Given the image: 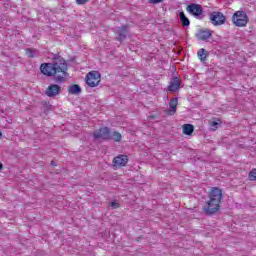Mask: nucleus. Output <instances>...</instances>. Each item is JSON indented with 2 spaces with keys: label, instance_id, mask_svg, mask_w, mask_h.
<instances>
[{
  "label": "nucleus",
  "instance_id": "423d86ee",
  "mask_svg": "<svg viewBox=\"0 0 256 256\" xmlns=\"http://www.w3.org/2000/svg\"><path fill=\"white\" fill-rule=\"evenodd\" d=\"M94 139H103V141H109L111 139V131L108 127L100 128L93 133Z\"/></svg>",
  "mask_w": 256,
  "mask_h": 256
},
{
  "label": "nucleus",
  "instance_id": "dca6fc26",
  "mask_svg": "<svg viewBox=\"0 0 256 256\" xmlns=\"http://www.w3.org/2000/svg\"><path fill=\"white\" fill-rule=\"evenodd\" d=\"M68 93H70V95H80L81 93V86L74 84L72 86H70L68 88Z\"/></svg>",
  "mask_w": 256,
  "mask_h": 256
},
{
  "label": "nucleus",
  "instance_id": "6e6552de",
  "mask_svg": "<svg viewBox=\"0 0 256 256\" xmlns=\"http://www.w3.org/2000/svg\"><path fill=\"white\" fill-rule=\"evenodd\" d=\"M225 15L221 12H212L210 14V21L212 25L218 26V25H223L226 21Z\"/></svg>",
  "mask_w": 256,
  "mask_h": 256
},
{
  "label": "nucleus",
  "instance_id": "20e7f679",
  "mask_svg": "<svg viewBox=\"0 0 256 256\" xmlns=\"http://www.w3.org/2000/svg\"><path fill=\"white\" fill-rule=\"evenodd\" d=\"M99 83H101V74L98 71H92L86 75V84L88 87H97Z\"/></svg>",
  "mask_w": 256,
  "mask_h": 256
},
{
  "label": "nucleus",
  "instance_id": "cd10ccee",
  "mask_svg": "<svg viewBox=\"0 0 256 256\" xmlns=\"http://www.w3.org/2000/svg\"><path fill=\"white\" fill-rule=\"evenodd\" d=\"M0 137H3V133L0 132Z\"/></svg>",
  "mask_w": 256,
  "mask_h": 256
},
{
  "label": "nucleus",
  "instance_id": "6ab92c4d",
  "mask_svg": "<svg viewBox=\"0 0 256 256\" xmlns=\"http://www.w3.org/2000/svg\"><path fill=\"white\" fill-rule=\"evenodd\" d=\"M207 55L208 53L204 48H201L197 53L198 59H200V61H207Z\"/></svg>",
  "mask_w": 256,
  "mask_h": 256
},
{
  "label": "nucleus",
  "instance_id": "7ed1b4c3",
  "mask_svg": "<svg viewBox=\"0 0 256 256\" xmlns=\"http://www.w3.org/2000/svg\"><path fill=\"white\" fill-rule=\"evenodd\" d=\"M186 11H188L190 15H193L195 19H203V17H205V15H203V6L200 4L192 3L186 7Z\"/></svg>",
  "mask_w": 256,
  "mask_h": 256
},
{
  "label": "nucleus",
  "instance_id": "412c9836",
  "mask_svg": "<svg viewBox=\"0 0 256 256\" xmlns=\"http://www.w3.org/2000/svg\"><path fill=\"white\" fill-rule=\"evenodd\" d=\"M249 179H250V181H256V169H253V170L249 173Z\"/></svg>",
  "mask_w": 256,
  "mask_h": 256
},
{
  "label": "nucleus",
  "instance_id": "aec40b11",
  "mask_svg": "<svg viewBox=\"0 0 256 256\" xmlns=\"http://www.w3.org/2000/svg\"><path fill=\"white\" fill-rule=\"evenodd\" d=\"M26 55L30 59H33V57H37V50L28 48V49H26Z\"/></svg>",
  "mask_w": 256,
  "mask_h": 256
},
{
  "label": "nucleus",
  "instance_id": "ddd939ff",
  "mask_svg": "<svg viewBox=\"0 0 256 256\" xmlns=\"http://www.w3.org/2000/svg\"><path fill=\"white\" fill-rule=\"evenodd\" d=\"M211 35H213L211 30H200L196 33L198 41H207V39L211 38Z\"/></svg>",
  "mask_w": 256,
  "mask_h": 256
},
{
  "label": "nucleus",
  "instance_id": "f257e3e1",
  "mask_svg": "<svg viewBox=\"0 0 256 256\" xmlns=\"http://www.w3.org/2000/svg\"><path fill=\"white\" fill-rule=\"evenodd\" d=\"M40 71L46 77H54L57 83H65L67 77V62L65 59L58 57L53 63H43L40 66Z\"/></svg>",
  "mask_w": 256,
  "mask_h": 256
},
{
  "label": "nucleus",
  "instance_id": "f03ea898",
  "mask_svg": "<svg viewBox=\"0 0 256 256\" xmlns=\"http://www.w3.org/2000/svg\"><path fill=\"white\" fill-rule=\"evenodd\" d=\"M232 21L236 27H245L249 22V17L245 11H237L234 13Z\"/></svg>",
  "mask_w": 256,
  "mask_h": 256
},
{
  "label": "nucleus",
  "instance_id": "393cba45",
  "mask_svg": "<svg viewBox=\"0 0 256 256\" xmlns=\"http://www.w3.org/2000/svg\"><path fill=\"white\" fill-rule=\"evenodd\" d=\"M77 5H85L86 3H89V0H76Z\"/></svg>",
  "mask_w": 256,
  "mask_h": 256
},
{
  "label": "nucleus",
  "instance_id": "f8f14e48",
  "mask_svg": "<svg viewBox=\"0 0 256 256\" xmlns=\"http://www.w3.org/2000/svg\"><path fill=\"white\" fill-rule=\"evenodd\" d=\"M179 87H181V80H179L177 77H174L170 80L168 91L170 93H175V91H179Z\"/></svg>",
  "mask_w": 256,
  "mask_h": 256
},
{
  "label": "nucleus",
  "instance_id": "2eb2a0df",
  "mask_svg": "<svg viewBox=\"0 0 256 256\" xmlns=\"http://www.w3.org/2000/svg\"><path fill=\"white\" fill-rule=\"evenodd\" d=\"M179 17L183 27H189V25H191V21H189V18H187V16L185 15V12L181 11L179 13Z\"/></svg>",
  "mask_w": 256,
  "mask_h": 256
},
{
  "label": "nucleus",
  "instance_id": "a878e982",
  "mask_svg": "<svg viewBox=\"0 0 256 256\" xmlns=\"http://www.w3.org/2000/svg\"><path fill=\"white\" fill-rule=\"evenodd\" d=\"M3 169V164L0 162V171Z\"/></svg>",
  "mask_w": 256,
  "mask_h": 256
},
{
  "label": "nucleus",
  "instance_id": "39448f33",
  "mask_svg": "<svg viewBox=\"0 0 256 256\" xmlns=\"http://www.w3.org/2000/svg\"><path fill=\"white\" fill-rule=\"evenodd\" d=\"M221 209V204L208 200L203 207L205 215H215Z\"/></svg>",
  "mask_w": 256,
  "mask_h": 256
},
{
  "label": "nucleus",
  "instance_id": "0eeeda50",
  "mask_svg": "<svg viewBox=\"0 0 256 256\" xmlns=\"http://www.w3.org/2000/svg\"><path fill=\"white\" fill-rule=\"evenodd\" d=\"M209 200L213 201L214 203L221 204V201L223 200V191L218 187L212 188L209 192Z\"/></svg>",
  "mask_w": 256,
  "mask_h": 256
},
{
  "label": "nucleus",
  "instance_id": "f3484780",
  "mask_svg": "<svg viewBox=\"0 0 256 256\" xmlns=\"http://www.w3.org/2000/svg\"><path fill=\"white\" fill-rule=\"evenodd\" d=\"M194 131H195V126H193V124H184L183 125L184 135H193Z\"/></svg>",
  "mask_w": 256,
  "mask_h": 256
},
{
  "label": "nucleus",
  "instance_id": "5701e85b",
  "mask_svg": "<svg viewBox=\"0 0 256 256\" xmlns=\"http://www.w3.org/2000/svg\"><path fill=\"white\" fill-rule=\"evenodd\" d=\"M163 1H165V0H148V2L151 5H157L158 3H163Z\"/></svg>",
  "mask_w": 256,
  "mask_h": 256
},
{
  "label": "nucleus",
  "instance_id": "1a4fd4ad",
  "mask_svg": "<svg viewBox=\"0 0 256 256\" xmlns=\"http://www.w3.org/2000/svg\"><path fill=\"white\" fill-rule=\"evenodd\" d=\"M129 33V28L127 26L118 27L116 29V41L123 43L127 39Z\"/></svg>",
  "mask_w": 256,
  "mask_h": 256
},
{
  "label": "nucleus",
  "instance_id": "b1692460",
  "mask_svg": "<svg viewBox=\"0 0 256 256\" xmlns=\"http://www.w3.org/2000/svg\"><path fill=\"white\" fill-rule=\"evenodd\" d=\"M110 207H112V209H119V203L116 201L111 202Z\"/></svg>",
  "mask_w": 256,
  "mask_h": 256
},
{
  "label": "nucleus",
  "instance_id": "a211bd4d",
  "mask_svg": "<svg viewBox=\"0 0 256 256\" xmlns=\"http://www.w3.org/2000/svg\"><path fill=\"white\" fill-rule=\"evenodd\" d=\"M121 139H123V136H121V133L119 132H112L110 133V138H109V141H115L116 143H119L121 141Z\"/></svg>",
  "mask_w": 256,
  "mask_h": 256
},
{
  "label": "nucleus",
  "instance_id": "4be33fe9",
  "mask_svg": "<svg viewBox=\"0 0 256 256\" xmlns=\"http://www.w3.org/2000/svg\"><path fill=\"white\" fill-rule=\"evenodd\" d=\"M218 125H220V123L217 122V121H211L210 122V126L212 128V131H216Z\"/></svg>",
  "mask_w": 256,
  "mask_h": 256
},
{
  "label": "nucleus",
  "instance_id": "9b49d317",
  "mask_svg": "<svg viewBox=\"0 0 256 256\" xmlns=\"http://www.w3.org/2000/svg\"><path fill=\"white\" fill-rule=\"evenodd\" d=\"M129 163V157L127 155H119L113 159L114 167H125Z\"/></svg>",
  "mask_w": 256,
  "mask_h": 256
},
{
  "label": "nucleus",
  "instance_id": "9d476101",
  "mask_svg": "<svg viewBox=\"0 0 256 256\" xmlns=\"http://www.w3.org/2000/svg\"><path fill=\"white\" fill-rule=\"evenodd\" d=\"M59 93H61V86L57 84L49 85L45 91V95H47V97H57Z\"/></svg>",
  "mask_w": 256,
  "mask_h": 256
},
{
  "label": "nucleus",
  "instance_id": "4468645a",
  "mask_svg": "<svg viewBox=\"0 0 256 256\" xmlns=\"http://www.w3.org/2000/svg\"><path fill=\"white\" fill-rule=\"evenodd\" d=\"M179 103V100L177 98H173L170 103H169V107H170V115H175V113L177 112V104Z\"/></svg>",
  "mask_w": 256,
  "mask_h": 256
},
{
  "label": "nucleus",
  "instance_id": "bb28decb",
  "mask_svg": "<svg viewBox=\"0 0 256 256\" xmlns=\"http://www.w3.org/2000/svg\"><path fill=\"white\" fill-rule=\"evenodd\" d=\"M51 165H52L53 167H55V162H54V161H52V162H51Z\"/></svg>",
  "mask_w": 256,
  "mask_h": 256
}]
</instances>
